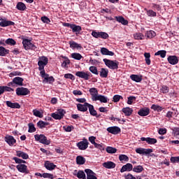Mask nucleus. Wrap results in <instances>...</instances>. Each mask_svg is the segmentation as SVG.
I'll use <instances>...</instances> for the list:
<instances>
[{
    "label": "nucleus",
    "instance_id": "nucleus-4",
    "mask_svg": "<svg viewBox=\"0 0 179 179\" xmlns=\"http://www.w3.org/2000/svg\"><path fill=\"white\" fill-rule=\"evenodd\" d=\"M35 141L37 142H40V143H43V145H50V142L47 139V137L44 136V134H36L34 136Z\"/></svg>",
    "mask_w": 179,
    "mask_h": 179
},
{
    "label": "nucleus",
    "instance_id": "nucleus-59",
    "mask_svg": "<svg viewBox=\"0 0 179 179\" xmlns=\"http://www.w3.org/2000/svg\"><path fill=\"white\" fill-rule=\"evenodd\" d=\"M127 99V104L129 105L132 104V103L136 100V97L135 96H129Z\"/></svg>",
    "mask_w": 179,
    "mask_h": 179
},
{
    "label": "nucleus",
    "instance_id": "nucleus-49",
    "mask_svg": "<svg viewBox=\"0 0 179 179\" xmlns=\"http://www.w3.org/2000/svg\"><path fill=\"white\" fill-rule=\"evenodd\" d=\"M6 44H8V45H16V41L13 38H8L6 40Z\"/></svg>",
    "mask_w": 179,
    "mask_h": 179
},
{
    "label": "nucleus",
    "instance_id": "nucleus-42",
    "mask_svg": "<svg viewBox=\"0 0 179 179\" xmlns=\"http://www.w3.org/2000/svg\"><path fill=\"white\" fill-rule=\"evenodd\" d=\"M133 171L134 173H142L143 171V166L138 165L133 168Z\"/></svg>",
    "mask_w": 179,
    "mask_h": 179
},
{
    "label": "nucleus",
    "instance_id": "nucleus-43",
    "mask_svg": "<svg viewBox=\"0 0 179 179\" xmlns=\"http://www.w3.org/2000/svg\"><path fill=\"white\" fill-rule=\"evenodd\" d=\"M32 113L35 117H38V118H43V113L40 112V110L37 109H34Z\"/></svg>",
    "mask_w": 179,
    "mask_h": 179
},
{
    "label": "nucleus",
    "instance_id": "nucleus-33",
    "mask_svg": "<svg viewBox=\"0 0 179 179\" xmlns=\"http://www.w3.org/2000/svg\"><path fill=\"white\" fill-rule=\"evenodd\" d=\"M115 19L117 22L121 23L124 26H127V24H128V20H126L122 16L115 17Z\"/></svg>",
    "mask_w": 179,
    "mask_h": 179
},
{
    "label": "nucleus",
    "instance_id": "nucleus-50",
    "mask_svg": "<svg viewBox=\"0 0 179 179\" xmlns=\"http://www.w3.org/2000/svg\"><path fill=\"white\" fill-rule=\"evenodd\" d=\"M89 70L92 72V73H94V75H99V71L97 70V67L94 66H91L89 68Z\"/></svg>",
    "mask_w": 179,
    "mask_h": 179
},
{
    "label": "nucleus",
    "instance_id": "nucleus-26",
    "mask_svg": "<svg viewBox=\"0 0 179 179\" xmlns=\"http://www.w3.org/2000/svg\"><path fill=\"white\" fill-rule=\"evenodd\" d=\"M101 54H102V55H109V57H113L114 55V52L108 50L106 48H101Z\"/></svg>",
    "mask_w": 179,
    "mask_h": 179
},
{
    "label": "nucleus",
    "instance_id": "nucleus-38",
    "mask_svg": "<svg viewBox=\"0 0 179 179\" xmlns=\"http://www.w3.org/2000/svg\"><path fill=\"white\" fill-rule=\"evenodd\" d=\"M101 78H107L108 76V69L101 68L100 71Z\"/></svg>",
    "mask_w": 179,
    "mask_h": 179
},
{
    "label": "nucleus",
    "instance_id": "nucleus-14",
    "mask_svg": "<svg viewBox=\"0 0 179 179\" xmlns=\"http://www.w3.org/2000/svg\"><path fill=\"white\" fill-rule=\"evenodd\" d=\"M44 166L45 167L46 170H49V171H52V170H55L57 165L54 164V163L50 161H45Z\"/></svg>",
    "mask_w": 179,
    "mask_h": 179
},
{
    "label": "nucleus",
    "instance_id": "nucleus-22",
    "mask_svg": "<svg viewBox=\"0 0 179 179\" xmlns=\"http://www.w3.org/2000/svg\"><path fill=\"white\" fill-rule=\"evenodd\" d=\"M0 26L1 27H8V26H15V23L8 20H2V21L0 22Z\"/></svg>",
    "mask_w": 179,
    "mask_h": 179
},
{
    "label": "nucleus",
    "instance_id": "nucleus-6",
    "mask_svg": "<svg viewBox=\"0 0 179 179\" xmlns=\"http://www.w3.org/2000/svg\"><path fill=\"white\" fill-rule=\"evenodd\" d=\"M66 111L64 109H59L57 112L53 113L51 114V117L54 118V120H62L64 118V115L66 114Z\"/></svg>",
    "mask_w": 179,
    "mask_h": 179
},
{
    "label": "nucleus",
    "instance_id": "nucleus-40",
    "mask_svg": "<svg viewBox=\"0 0 179 179\" xmlns=\"http://www.w3.org/2000/svg\"><path fill=\"white\" fill-rule=\"evenodd\" d=\"M48 125H50V123L45 122L43 120H41L37 122V127H38L40 129H43V128H45V127H47Z\"/></svg>",
    "mask_w": 179,
    "mask_h": 179
},
{
    "label": "nucleus",
    "instance_id": "nucleus-48",
    "mask_svg": "<svg viewBox=\"0 0 179 179\" xmlns=\"http://www.w3.org/2000/svg\"><path fill=\"white\" fill-rule=\"evenodd\" d=\"M71 57L73 58V59H77L78 61H80L82 59V55L80 53H72Z\"/></svg>",
    "mask_w": 179,
    "mask_h": 179
},
{
    "label": "nucleus",
    "instance_id": "nucleus-61",
    "mask_svg": "<svg viewBox=\"0 0 179 179\" xmlns=\"http://www.w3.org/2000/svg\"><path fill=\"white\" fill-rule=\"evenodd\" d=\"M121 99H122V96H120V95H115L114 96H113V101H114V103H118V101H120V100H121Z\"/></svg>",
    "mask_w": 179,
    "mask_h": 179
},
{
    "label": "nucleus",
    "instance_id": "nucleus-15",
    "mask_svg": "<svg viewBox=\"0 0 179 179\" xmlns=\"http://www.w3.org/2000/svg\"><path fill=\"white\" fill-rule=\"evenodd\" d=\"M90 104V103H85L84 104L78 103L77 108L78 111H82L83 113H85V111H87V108H89Z\"/></svg>",
    "mask_w": 179,
    "mask_h": 179
},
{
    "label": "nucleus",
    "instance_id": "nucleus-62",
    "mask_svg": "<svg viewBox=\"0 0 179 179\" xmlns=\"http://www.w3.org/2000/svg\"><path fill=\"white\" fill-rule=\"evenodd\" d=\"M89 141L94 146L95 144H96L97 143H96V137L94 136H90L89 137Z\"/></svg>",
    "mask_w": 179,
    "mask_h": 179
},
{
    "label": "nucleus",
    "instance_id": "nucleus-13",
    "mask_svg": "<svg viewBox=\"0 0 179 179\" xmlns=\"http://www.w3.org/2000/svg\"><path fill=\"white\" fill-rule=\"evenodd\" d=\"M90 93L92 96V101H96V99H97L99 94V91L97 90V88L92 87L90 89Z\"/></svg>",
    "mask_w": 179,
    "mask_h": 179
},
{
    "label": "nucleus",
    "instance_id": "nucleus-57",
    "mask_svg": "<svg viewBox=\"0 0 179 179\" xmlns=\"http://www.w3.org/2000/svg\"><path fill=\"white\" fill-rule=\"evenodd\" d=\"M71 64V61H69V59H66L64 61H63L62 64V68H68V65Z\"/></svg>",
    "mask_w": 179,
    "mask_h": 179
},
{
    "label": "nucleus",
    "instance_id": "nucleus-23",
    "mask_svg": "<svg viewBox=\"0 0 179 179\" xmlns=\"http://www.w3.org/2000/svg\"><path fill=\"white\" fill-rule=\"evenodd\" d=\"M168 62L171 65H177L178 64V57L177 56H169L168 57Z\"/></svg>",
    "mask_w": 179,
    "mask_h": 179
},
{
    "label": "nucleus",
    "instance_id": "nucleus-36",
    "mask_svg": "<svg viewBox=\"0 0 179 179\" xmlns=\"http://www.w3.org/2000/svg\"><path fill=\"white\" fill-rule=\"evenodd\" d=\"M88 110L90 111V114L93 117H96V115H97V111L94 110V106H93V105L90 104L88 106Z\"/></svg>",
    "mask_w": 179,
    "mask_h": 179
},
{
    "label": "nucleus",
    "instance_id": "nucleus-56",
    "mask_svg": "<svg viewBox=\"0 0 179 179\" xmlns=\"http://www.w3.org/2000/svg\"><path fill=\"white\" fill-rule=\"evenodd\" d=\"M173 136H176V138H178V139H179V127H175L173 129Z\"/></svg>",
    "mask_w": 179,
    "mask_h": 179
},
{
    "label": "nucleus",
    "instance_id": "nucleus-25",
    "mask_svg": "<svg viewBox=\"0 0 179 179\" xmlns=\"http://www.w3.org/2000/svg\"><path fill=\"white\" fill-rule=\"evenodd\" d=\"M102 166H103V167H105V169H115V163H114L111 161L104 162L102 164Z\"/></svg>",
    "mask_w": 179,
    "mask_h": 179
},
{
    "label": "nucleus",
    "instance_id": "nucleus-8",
    "mask_svg": "<svg viewBox=\"0 0 179 179\" xmlns=\"http://www.w3.org/2000/svg\"><path fill=\"white\" fill-rule=\"evenodd\" d=\"M77 148H78L80 150H86V149L89 148V141H87V139L84 138L82 141L77 143Z\"/></svg>",
    "mask_w": 179,
    "mask_h": 179
},
{
    "label": "nucleus",
    "instance_id": "nucleus-10",
    "mask_svg": "<svg viewBox=\"0 0 179 179\" xmlns=\"http://www.w3.org/2000/svg\"><path fill=\"white\" fill-rule=\"evenodd\" d=\"M76 76L81 78V79H85V80H89L90 78V73L85 71H78L76 73Z\"/></svg>",
    "mask_w": 179,
    "mask_h": 179
},
{
    "label": "nucleus",
    "instance_id": "nucleus-37",
    "mask_svg": "<svg viewBox=\"0 0 179 179\" xmlns=\"http://www.w3.org/2000/svg\"><path fill=\"white\" fill-rule=\"evenodd\" d=\"M76 163L80 166H81L82 164H85V163H86V159H85V157L82 156H78L76 157Z\"/></svg>",
    "mask_w": 179,
    "mask_h": 179
},
{
    "label": "nucleus",
    "instance_id": "nucleus-3",
    "mask_svg": "<svg viewBox=\"0 0 179 179\" xmlns=\"http://www.w3.org/2000/svg\"><path fill=\"white\" fill-rule=\"evenodd\" d=\"M39 61L38 62V69L39 71H45L44 70V66L48 64V58L45 56L40 57L38 58Z\"/></svg>",
    "mask_w": 179,
    "mask_h": 179
},
{
    "label": "nucleus",
    "instance_id": "nucleus-44",
    "mask_svg": "<svg viewBox=\"0 0 179 179\" xmlns=\"http://www.w3.org/2000/svg\"><path fill=\"white\" fill-rule=\"evenodd\" d=\"M144 57L145 58V61L147 65H150V53L149 52H145Z\"/></svg>",
    "mask_w": 179,
    "mask_h": 179
},
{
    "label": "nucleus",
    "instance_id": "nucleus-21",
    "mask_svg": "<svg viewBox=\"0 0 179 179\" xmlns=\"http://www.w3.org/2000/svg\"><path fill=\"white\" fill-rule=\"evenodd\" d=\"M17 169L20 173H25V174H29V171H27V166L25 164L17 165Z\"/></svg>",
    "mask_w": 179,
    "mask_h": 179
},
{
    "label": "nucleus",
    "instance_id": "nucleus-55",
    "mask_svg": "<svg viewBox=\"0 0 179 179\" xmlns=\"http://www.w3.org/2000/svg\"><path fill=\"white\" fill-rule=\"evenodd\" d=\"M147 15L150 17H156L157 13L156 12L153 11L152 10H147Z\"/></svg>",
    "mask_w": 179,
    "mask_h": 179
},
{
    "label": "nucleus",
    "instance_id": "nucleus-53",
    "mask_svg": "<svg viewBox=\"0 0 179 179\" xmlns=\"http://www.w3.org/2000/svg\"><path fill=\"white\" fill-rule=\"evenodd\" d=\"M159 92H160V93H163L164 94L169 93V87H167L166 85H163L162 87V88L160 89Z\"/></svg>",
    "mask_w": 179,
    "mask_h": 179
},
{
    "label": "nucleus",
    "instance_id": "nucleus-28",
    "mask_svg": "<svg viewBox=\"0 0 179 179\" xmlns=\"http://www.w3.org/2000/svg\"><path fill=\"white\" fill-rule=\"evenodd\" d=\"M23 78L20 77H15L13 80V83H15V85H17V86H23Z\"/></svg>",
    "mask_w": 179,
    "mask_h": 179
},
{
    "label": "nucleus",
    "instance_id": "nucleus-7",
    "mask_svg": "<svg viewBox=\"0 0 179 179\" xmlns=\"http://www.w3.org/2000/svg\"><path fill=\"white\" fill-rule=\"evenodd\" d=\"M40 75L41 78H43V82H45L46 83L49 82V83H51V82H55V79L52 76H50L48 74L45 73V71H40Z\"/></svg>",
    "mask_w": 179,
    "mask_h": 179
},
{
    "label": "nucleus",
    "instance_id": "nucleus-39",
    "mask_svg": "<svg viewBox=\"0 0 179 179\" xmlns=\"http://www.w3.org/2000/svg\"><path fill=\"white\" fill-rule=\"evenodd\" d=\"M16 8L18 10H21V11H23L25 9H27V7H26V4H24V3H22V2H18L16 5Z\"/></svg>",
    "mask_w": 179,
    "mask_h": 179
},
{
    "label": "nucleus",
    "instance_id": "nucleus-18",
    "mask_svg": "<svg viewBox=\"0 0 179 179\" xmlns=\"http://www.w3.org/2000/svg\"><path fill=\"white\" fill-rule=\"evenodd\" d=\"M5 141L10 146H13L16 143V139L12 136H6Z\"/></svg>",
    "mask_w": 179,
    "mask_h": 179
},
{
    "label": "nucleus",
    "instance_id": "nucleus-12",
    "mask_svg": "<svg viewBox=\"0 0 179 179\" xmlns=\"http://www.w3.org/2000/svg\"><path fill=\"white\" fill-rule=\"evenodd\" d=\"M106 131L109 132V134H112L113 135H117V134H120L121 132V129L117 126L108 127L106 129Z\"/></svg>",
    "mask_w": 179,
    "mask_h": 179
},
{
    "label": "nucleus",
    "instance_id": "nucleus-31",
    "mask_svg": "<svg viewBox=\"0 0 179 179\" xmlns=\"http://www.w3.org/2000/svg\"><path fill=\"white\" fill-rule=\"evenodd\" d=\"M71 29L73 33H76V34H79V32L82 31V27L73 24Z\"/></svg>",
    "mask_w": 179,
    "mask_h": 179
},
{
    "label": "nucleus",
    "instance_id": "nucleus-11",
    "mask_svg": "<svg viewBox=\"0 0 179 179\" xmlns=\"http://www.w3.org/2000/svg\"><path fill=\"white\" fill-rule=\"evenodd\" d=\"M136 152L138 153V155H150L152 152H153V150L148 148H138L136 149Z\"/></svg>",
    "mask_w": 179,
    "mask_h": 179
},
{
    "label": "nucleus",
    "instance_id": "nucleus-35",
    "mask_svg": "<svg viewBox=\"0 0 179 179\" xmlns=\"http://www.w3.org/2000/svg\"><path fill=\"white\" fill-rule=\"evenodd\" d=\"M100 101L101 103H107L108 101V98L103 95H98V97L96 99V101Z\"/></svg>",
    "mask_w": 179,
    "mask_h": 179
},
{
    "label": "nucleus",
    "instance_id": "nucleus-20",
    "mask_svg": "<svg viewBox=\"0 0 179 179\" xmlns=\"http://www.w3.org/2000/svg\"><path fill=\"white\" fill-rule=\"evenodd\" d=\"M134 169V166H132V164L127 163L126 165H124L121 170L120 173H125V171H132Z\"/></svg>",
    "mask_w": 179,
    "mask_h": 179
},
{
    "label": "nucleus",
    "instance_id": "nucleus-46",
    "mask_svg": "<svg viewBox=\"0 0 179 179\" xmlns=\"http://www.w3.org/2000/svg\"><path fill=\"white\" fill-rule=\"evenodd\" d=\"M106 152H107V153L114 154V153L117 152V148L108 146L106 148Z\"/></svg>",
    "mask_w": 179,
    "mask_h": 179
},
{
    "label": "nucleus",
    "instance_id": "nucleus-52",
    "mask_svg": "<svg viewBox=\"0 0 179 179\" xmlns=\"http://www.w3.org/2000/svg\"><path fill=\"white\" fill-rule=\"evenodd\" d=\"M78 178L80 179H85L86 178V174L83 172V171H79L77 173Z\"/></svg>",
    "mask_w": 179,
    "mask_h": 179
},
{
    "label": "nucleus",
    "instance_id": "nucleus-24",
    "mask_svg": "<svg viewBox=\"0 0 179 179\" xmlns=\"http://www.w3.org/2000/svg\"><path fill=\"white\" fill-rule=\"evenodd\" d=\"M69 44L70 45V48H72V50H75V48H76L77 50H79L80 48H82V45L73 41H70L69 42Z\"/></svg>",
    "mask_w": 179,
    "mask_h": 179
},
{
    "label": "nucleus",
    "instance_id": "nucleus-63",
    "mask_svg": "<svg viewBox=\"0 0 179 179\" xmlns=\"http://www.w3.org/2000/svg\"><path fill=\"white\" fill-rule=\"evenodd\" d=\"M152 110H155V111H156L157 110H162V107L155 104H153L151 106Z\"/></svg>",
    "mask_w": 179,
    "mask_h": 179
},
{
    "label": "nucleus",
    "instance_id": "nucleus-51",
    "mask_svg": "<svg viewBox=\"0 0 179 179\" xmlns=\"http://www.w3.org/2000/svg\"><path fill=\"white\" fill-rule=\"evenodd\" d=\"M135 40H143L144 36L141 33H136L134 34Z\"/></svg>",
    "mask_w": 179,
    "mask_h": 179
},
{
    "label": "nucleus",
    "instance_id": "nucleus-54",
    "mask_svg": "<svg viewBox=\"0 0 179 179\" xmlns=\"http://www.w3.org/2000/svg\"><path fill=\"white\" fill-rule=\"evenodd\" d=\"M119 159L120 160V162H128L129 160V158L125 155H120L119 156Z\"/></svg>",
    "mask_w": 179,
    "mask_h": 179
},
{
    "label": "nucleus",
    "instance_id": "nucleus-32",
    "mask_svg": "<svg viewBox=\"0 0 179 179\" xmlns=\"http://www.w3.org/2000/svg\"><path fill=\"white\" fill-rule=\"evenodd\" d=\"M130 79L134 82H136L137 83L142 82V76L138 75L132 74L130 76Z\"/></svg>",
    "mask_w": 179,
    "mask_h": 179
},
{
    "label": "nucleus",
    "instance_id": "nucleus-64",
    "mask_svg": "<svg viewBox=\"0 0 179 179\" xmlns=\"http://www.w3.org/2000/svg\"><path fill=\"white\" fill-rule=\"evenodd\" d=\"M171 163H178V157H171Z\"/></svg>",
    "mask_w": 179,
    "mask_h": 179
},
{
    "label": "nucleus",
    "instance_id": "nucleus-45",
    "mask_svg": "<svg viewBox=\"0 0 179 179\" xmlns=\"http://www.w3.org/2000/svg\"><path fill=\"white\" fill-rule=\"evenodd\" d=\"M28 127H29L28 132H29L30 134H33V132H36V127H34V124L29 123Z\"/></svg>",
    "mask_w": 179,
    "mask_h": 179
},
{
    "label": "nucleus",
    "instance_id": "nucleus-5",
    "mask_svg": "<svg viewBox=\"0 0 179 179\" xmlns=\"http://www.w3.org/2000/svg\"><path fill=\"white\" fill-rule=\"evenodd\" d=\"M22 44L24 50H36V48H37V47H36V45H34V44L31 43V41L27 38H24L22 40Z\"/></svg>",
    "mask_w": 179,
    "mask_h": 179
},
{
    "label": "nucleus",
    "instance_id": "nucleus-34",
    "mask_svg": "<svg viewBox=\"0 0 179 179\" xmlns=\"http://www.w3.org/2000/svg\"><path fill=\"white\" fill-rule=\"evenodd\" d=\"M8 54H9V50L3 46H0V57H6Z\"/></svg>",
    "mask_w": 179,
    "mask_h": 179
},
{
    "label": "nucleus",
    "instance_id": "nucleus-30",
    "mask_svg": "<svg viewBox=\"0 0 179 179\" xmlns=\"http://www.w3.org/2000/svg\"><path fill=\"white\" fill-rule=\"evenodd\" d=\"M122 113H124V115L129 117L134 113V110L129 107L123 108L122 110Z\"/></svg>",
    "mask_w": 179,
    "mask_h": 179
},
{
    "label": "nucleus",
    "instance_id": "nucleus-41",
    "mask_svg": "<svg viewBox=\"0 0 179 179\" xmlns=\"http://www.w3.org/2000/svg\"><path fill=\"white\" fill-rule=\"evenodd\" d=\"M145 36L147 38H153V37L156 36V32L154 31H148L145 33Z\"/></svg>",
    "mask_w": 179,
    "mask_h": 179
},
{
    "label": "nucleus",
    "instance_id": "nucleus-17",
    "mask_svg": "<svg viewBox=\"0 0 179 179\" xmlns=\"http://www.w3.org/2000/svg\"><path fill=\"white\" fill-rule=\"evenodd\" d=\"M150 113V109L149 108H143L138 110V114L141 117H146V115H149Z\"/></svg>",
    "mask_w": 179,
    "mask_h": 179
},
{
    "label": "nucleus",
    "instance_id": "nucleus-27",
    "mask_svg": "<svg viewBox=\"0 0 179 179\" xmlns=\"http://www.w3.org/2000/svg\"><path fill=\"white\" fill-rule=\"evenodd\" d=\"M6 103L7 107H10V108H20L19 103H12L10 101H7Z\"/></svg>",
    "mask_w": 179,
    "mask_h": 179
},
{
    "label": "nucleus",
    "instance_id": "nucleus-60",
    "mask_svg": "<svg viewBox=\"0 0 179 179\" xmlns=\"http://www.w3.org/2000/svg\"><path fill=\"white\" fill-rule=\"evenodd\" d=\"M65 79H71V80H75V76L71 73H66L64 75Z\"/></svg>",
    "mask_w": 179,
    "mask_h": 179
},
{
    "label": "nucleus",
    "instance_id": "nucleus-1",
    "mask_svg": "<svg viewBox=\"0 0 179 179\" xmlns=\"http://www.w3.org/2000/svg\"><path fill=\"white\" fill-rule=\"evenodd\" d=\"M106 66H107L108 68H109V69H118V65H119V62L116 60H110L108 59H103Z\"/></svg>",
    "mask_w": 179,
    "mask_h": 179
},
{
    "label": "nucleus",
    "instance_id": "nucleus-58",
    "mask_svg": "<svg viewBox=\"0 0 179 179\" xmlns=\"http://www.w3.org/2000/svg\"><path fill=\"white\" fill-rule=\"evenodd\" d=\"M43 178L54 179V175L52 173H43Z\"/></svg>",
    "mask_w": 179,
    "mask_h": 179
},
{
    "label": "nucleus",
    "instance_id": "nucleus-29",
    "mask_svg": "<svg viewBox=\"0 0 179 179\" xmlns=\"http://www.w3.org/2000/svg\"><path fill=\"white\" fill-rule=\"evenodd\" d=\"M16 156H17V157H22V159L24 160L29 159V155L22 151H16Z\"/></svg>",
    "mask_w": 179,
    "mask_h": 179
},
{
    "label": "nucleus",
    "instance_id": "nucleus-47",
    "mask_svg": "<svg viewBox=\"0 0 179 179\" xmlns=\"http://www.w3.org/2000/svg\"><path fill=\"white\" fill-rule=\"evenodd\" d=\"M166 54H167L166 50H159L155 52V55H160L161 58H166Z\"/></svg>",
    "mask_w": 179,
    "mask_h": 179
},
{
    "label": "nucleus",
    "instance_id": "nucleus-9",
    "mask_svg": "<svg viewBox=\"0 0 179 179\" xmlns=\"http://www.w3.org/2000/svg\"><path fill=\"white\" fill-rule=\"evenodd\" d=\"M16 94L17 96H27V94H30V90L23 87H17L16 89Z\"/></svg>",
    "mask_w": 179,
    "mask_h": 179
},
{
    "label": "nucleus",
    "instance_id": "nucleus-2",
    "mask_svg": "<svg viewBox=\"0 0 179 179\" xmlns=\"http://www.w3.org/2000/svg\"><path fill=\"white\" fill-rule=\"evenodd\" d=\"M91 34L94 38H103V40H107L109 37L108 34L103 31H92Z\"/></svg>",
    "mask_w": 179,
    "mask_h": 179
},
{
    "label": "nucleus",
    "instance_id": "nucleus-16",
    "mask_svg": "<svg viewBox=\"0 0 179 179\" xmlns=\"http://www.w3.org/2000/svg\"><path fill=\"white\" fill-rule=\"evenodd\" d=\"M141 141H142V142H147V143H148V145H155V143H157V140L156 138H150V137H141Z\"/></svg>",
    "mask_w": 179,
    "mask_h": 179
},
{
    "label": "nucleus",
    "instance_id": "nucleus-19",
    "mask_svg": "<svg viewBox=\"0 0 179 179\" xmlns=\"http://www.w3.org/2000/svg\"><path fill=\"white\" fill-rule=\"evenodd\" d=\"M85 173L87 174V179H97L96 173L91 169H85Z\"/></svg>",
    "mask_w": 179,
    "mask_h": 179
}]
</instances>
